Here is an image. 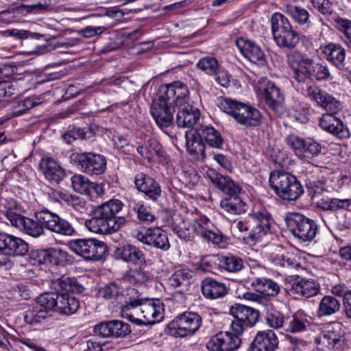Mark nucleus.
<instances>
[{"instance_id":"obj_1","label":"nucleus","mask_w":351,"mask_h":351,"mask_svg":"<svg viewBox=\"0 0 351 351\" xmlns=\"http://www.w3.org/2000/svg\"><path fill=\"white\" fill-rule=\"evenodd\" d=\"M307 95L319 106L330 112L324 114L320 118V128L340 139L349 138L350 132L347 126L334 116L342 108L340 101L316 86H310L307 90Z\"/></svg>"},{"instance_id":"obj_2","label":"nucleus","mask_w":351,"mask_h":351,"mask_svg":"<svg viewBox=\"0 0 351 351\" xmlns=\"http://www.w3.org/2000/svg\"><path fill=\"white\" fill-rule=\"evenodd\" d=\"M123 203L118 199H111L93 212V217L85 221L86 228L91 232L109 234L118 231L125 223V218L117 215L123 209Z\"/></svg>"},{"instance_id":"obj_3","label":"nucleus","mask_w":351,"mask_h":351,"mask_svg":"<svg viewBox=\"0 0 351 351\" xmlns=\"http://www.w3.org/2000/svg\"><path fill=\"white\" fill-rule=\"evenodd\" d=\"M206 178L223 194L220 201L223 211L232 215H241L247 211V206L241 197L244 192L238 183L212 169L206 171Z\"/></svg>"},{"instance_id":"obj_4","label":"nucleus","mask_w":351,"mask_h":351,"mask_svg":"<svg viewBox=\"0 0 351 351\" xmlns=\"http://www.w3.org/2000/svg\"><path fill=\"white\" fill-rule=\"evenodd\" d=\"M55 284L66 293H45L48 305L51 310L55 309L59 313L71 315L76 313L80 307V301L69 292L81 291L80 286L75 278L62 276L58 278Z\"/></svg>"},{"instance_id":"obj_5","label":"nucleus","mask_w":351,"mask_h":351,"mask_svg":"<svg viewBox=\"0 0 351 351\" xmlns=\"http://www.w3.org/2000/svg\"><path fill=\"white\" fill-rule=\"evenodd\" d=\"M251 286L259 294L252 291H239V297L252 302L268 311L271 306L269 298L276 296L280 291V286L272 279L264 277L254 278L251 282Z\"/></svg>"},{"instance_id":"obj_6","label":"nucleus","mask_w":351,"mask_h":351,"mask_svg":"<svg viewBox=\"0 0 351 351\" xmlns=\"http://www.w3.org/2000/svg\"><path fill=\"white\" fill-rule=\"evenodd\" d=\"M219 106L241 125L255 127L261 123L262 115L259 110L246 104L226 97L221 100Z\"/></svg>"},{"instance_id":"obj_7","label":"nucleus","mask_w":351,"mask_h":351,"mask_svg":"<svg viewBox=\"0 0 351 351\" xmlns=\"http://www.w3.org/2000/svg\"><path fill=\"white\" fill-rule=\"evenodd\" d=\"M269 182L275 193L283 200L295 201L304 193L296 177L289 173L271 172Z\"/></svg>"},{"instance_id":"obj_8","label":"nucleus","mask_w":351,"mask_h":351,"mask_svg":"<svg viewBox=\"0 0 351 351\" xmlns=\"http://www.w3.org/2000/svg\"><path fill=\"white\" fill-rule=\"evenodd\" d=\"M274 40L280 48L293 49L299 43V35L289 19L280 12H275L271 18Z\"/></svg>"},{"instance_id":"obj_9","label":"nucleus","mask_w":351,"mask_h":351,"mask_svg":"<svg viewBox=\"0 0 351 351\" xmlns=\"http://www.w3.org/2000/svg\"><path fill=\"white\" fill-rule=\"evenodd\" d=\"M285 221L289 232L304 242L311 241L317 233V225L314 220L300 213H287Z\"/></svg>"},{"instance_id":"obj_10","label":"nucleus","mask_w":351,"mask_h":351,"mask_svg":"<svg viewBox=\"0 0 351 351\" xmlns=\"http://www.w3.org/2000/svg\"><path fill=\"white\" fill-rule=\"evenodd\" d=\"M202 323V317L197 313L186 311L171 321L166 332L174 337L192 336L199 329Z\"/></svg>"},{"instance_id":"obj_11","label":"nucleus","mask_w":351,"mask_h":351,"mask_svg":"<svg viewBox=\"0 0 351 351\" xmlns=\"http://www.w3.org/2000/svg\"><path fill=\"white\" fill-rule=\"evenodd\" d=\"M47 296L45 293L36 298V302L24 312V322L31 327L38 328L52 324L53 317L51 306L48 305Z\"/></svg>"},{"instance_id":"obj_12","label":"nucleus","mask_w":351,"mask_h":351,"mask_svg":"<svg viewBox=\"0 0 351 351\" xmlns=\"http://www.w3.org/2000/svg\"><path fill=\"white\" fill-rule=\"evenodd\" d=\"M69 160L80 171L90 176L101 175L106 169V158L93 152H73L70 154Z\"/></svg>"},{"instance_id":"obj_13","label":"nucleus","mask_w":351,"mask_h":351,"mask_svg":"<svg viewBox=\"0 0 351 351\" xmlns=\"http://www.w3.org/2000/svg\"><path fill=\"white\" fill-rule=\"evenodd\" d=\"M69 247L77 255L88 261H99L108 252L106 244L96 239H78L69 243Z\"/></svg>"},{"instance_id":"obj_14","label":"nucleus","mask_w":351,"mask_h":351,"mask_svg":"<svg viewBox=\"0 0 351 351\" xmlns=\"http://www.w3.org/2000/svg\"><path fill=\"white\" fill-rule=\"evenodd\" d=\"M10 206L7 208L5 216L10 224L33 237H38L43 233V225L39 221L26 217L19 213L15 202H10Z\"/></svg>"},{"instance_id":"obj_15","label":"nucleus","mask_w":351,"mask_h":351,"mask_svg":"<svg viewBox=\"0 0 351 351\" xmlns=\"http://www.w3.org/2000/svg\"><path fill=\"white\" fill-rule=\"evenodd\" d=\"M286 143L298 158L306 162H310L322 152V145L312 138L304 139L295 135H289Z\"/></svg>"},{"instance_id":"obj_16","label":"nucleus","mask_w":351,"mask_h":351,"mask_svg":"<svg viewBox=\"0 0 351 351\" xmlns=\"http://www.w3.org/2000/svg\"><path fill=\"white\" fill-rule=\"evenodd\" d=\"M230 311L234 318L231 323L230 329L241 335L245 330L254 326L259 317L258 311L241 304L234 305Z\"/></svg>"},{"instance_id":"obj_17","label":"nucleus","mask_w":351,"mask_h":351,"mask_svg":"<svg viewBox=\"0 0 351 351\" xmlns=\"http://www.w3.org/2000/svg\"><path fill=\"white\" fill-rule=\"evenodd\" d=\"M35 217L50 232L64 236H72L75 233L73 225L48 210H42L35 213Z\"/></svg>"},{"instance_id":"obj_18","label":"nucleus","mask_w":351,"mask_h":351,"mask_svg":"<svg viewBox=\"0 0 351 351\" xmlns=\"http://www.w3.org/2000/svg\"><path fill=\"white\" fill-rule=\"evenodd\" d=\"M250 222L252 230L247 238L251 242L256 243L261 241L263 237L271 234L274 229L275 223L272 216L265 210L250 214Z\"/></svg>"},{"instance_id":"obj_19","label":"nucleus","mask_w":351,"mask_h":351,"mask_svg":"<svg viewBox=\"0 0 351 351\" xmlns=\"http://www.w3.org/2000/svg\"><path fill=\"white\" fill-rule=\"evenodd\" d=\"M287 62L292 70V77L298 83L310 80L314 61L307 55L292 51L287 56Z\"/></svg>"},{"instance_id":"obj_20","label":"nucleus","mask_w":351,"mask_h":351,"mask_svg":"<svg viewBox=\"0 0 351 351\" xmlns=\"http://www.w3.org/2000/svg\"><path fill=\"white\" fill-rule=\"evenodd\" d=\"M241 334L235 331H221L211 337L206 343L208 351H236L241 345Z\"/></svg>"},{"instance_id":"obj_21","label":"nucleus","mask_w":351,"mask_h":351,"mask_svg":"<svg viewBox=\"0 0 351 351\" xmlns=\"http://www.w3.org/2000/svg\"><path fill=\"white\" fill-rule=\"evenodd\" d=\"M264 256L269 262L276 266L291 269L301 268L299 256L293 252H287L280 245H271L267 247Z\"/></svg>"},{"instance_id":"obj_22","label":"nucleus","mask_w":351,"mask_h":351,"mask_svg":"<svg viewBox=\"0 0 351 351\" xmlns=\"http://www.w3.org/2000/svg\"><path fill=\"white\" fill-rule=\"evenodd\" d=\"M133 237L143 244L167 251L170 243L167 233L159 227L142 228L135 230Z\"/></svg>"},{"instance_id":"obj_23","label":"nucleus","mask_w":351,"mask_h":351,"mask_svg":"<svg viewBox=\"0 0 351 351\" xmlns=\"http://www.w3.org/2000/svg\"><path fill=\"white\" fill-rule=\"evenodd\" d=\"M158 93L159 98L167 99L170 104L179 107L187 104L189 90L183 82L176 81L161 85Z\"/></svg>"},{"instance_id":"obj_24","label":"nucleus","mask_w":351,"mask_h":351,"mask_svg":"<svg viewBox=\"0 0 351 351\" xmlns=\"http://www.w3.org/2000/svg\"><path fill=\"white\" fill-rule=\"evenodd\" d=\"M259 93L268 107L280 112L283 107L284 95L275 84L266 77H261L258 82Z\"/></svg>"},{"instance_id":"obj_25","label":"nucleus","mask_w":351,"mask_h":351,"mask_svg":"<svg viewBox=\"0 0 351 351\" xmlns=\"http://www.w3.org/2000/svg\"><path fill=\"white\" fill-rule=\"evenodd\" d=\"M344 335L343 324L332 322L328 324L321 334L316 337L315 343L319 350L332 351L341 341Z\"/></svg>"},{"instance_id":"obj_26","label":"nucleus","mask_w":351,"mask_h":351,"mask_svg":"<svg viewBox=\"0 0 351 351\" xmlns=\"http://www.w3.org/2000/svg\"><path fill=\"white\" fill-rule=\"evenodd\" d=\"M140 326L153 325L160 322L164 317L163 304L159 299L143 297L141 304Z\"/></svg>"},{"instance_id":"obj_27","label":"nucleus","mask_w":351,"mask_h":351,"mask_svg":"<svg viewBox=\"0 0 351 351\" xmlns=\"http://www.w3.org/2000/svg\"><path fill=\"white\" fill-rule=\"evenodd\" d=\"M29 250V245L23 239L14 235L0 232V253L8 256H22Z\"/></svg>"},{"instance_id":"obj_28","label":"nucleus","mask_w":351,"mask_h":351,"mask_svg":"<svg viewBox=\"0 0 351 351\" xmlns=\"http://www.w3.org/2000/svg\"><path fill=\"white\" fill-rule=\"evenodd\" d=\"M94 332L102 337H125L131 332L130 326L122 321L102 322L94 326Z\"/></svg>"},{"instance_id":"obj_29","label":"nucleus","mask_w":351,"mask_h":351,"mask_svg":"<svg viewBox=\"0 0 351 351\" xmlns=\"http://www.w3.org/2000/svg\"><path fill=\"white\" fill-rule=\"evenodd\" d=\"M235 43L241 53L250 62L260 66L266 64L265 53L254 41L241 37L236 40Z\"/></svg>"},{"instance_id":"obj_30","label":"nucleus","mask_w":351,"mask_h":351,"mask_svg":"<svg viewBox=\"0 0 351 351\" xmlns=\"http://www.w3.org/2000/svg\"><path fill=\"white\" fill-rule=\"evenodd\" d=\"M171 106L167 99L159 98L158 93L157 98L153 100L150 112L157 125L161 129L169 127L172 123L173 114L170 110Z\"/></svg>"},{"instance_id":"obj_31","label":"nucleus","mask_w":351,"mask_h":351,"mask_svg":"<svg viewBox=\"0 0 351 351\" xmlns=\"http://www.w3.org/2000/svg\"><path fill=\"white\" fill-rule=\"evenodd\" d=\"M186 146L188 153L195 160L204 161L206 158V143L199 130L191 129L185 133Z\"/></svg>"},{"instance_id":"obj_32","label":"nucleus","mask_w":351,"mask_h":351,"mask_svg":"<svg viewBox=\"0 0 351 351\" xmlns=\"http://www.w3.org/2000/svg\"><path fill=\"white\" fill-rule=\"evenodd\" d=\"M134 182L138 191L144 193L147 199L156 201L160 197L161 189L158 183L147 175L137 173Z\"/></svg>"},{"instance_id":"obj_33","label":"nucleus","mask_w":351,"mask_h":351,"mask_svg":"<svg viewBox=\"0 0 351 351\" xmlns=\"http://www.w3.org/2000/svg\"><path fill=\"white\" fill-rule=\"evenodd\" d=\"M278 339L272 330L259 331L251 343L250 351H275Z\"/></svg>"},{"instance_id":"obj_34","label":"nucleus","mask_w":351,"mask_h":351,"mask_svg":"<svg viewBox=\"0 0 351 351\" xmlns=\"http://www.w3.org/2000/svg\"><path fill=\"white\" fill-rule=\"evenodd\" d=\"M40 171L45 178L50 182L59 183L65 177V171L55 160L43 158L39 162Z\"/></svg>"},{"instance_id":"obj_35","label":"nucleus","mask_w":351,"mask_h":351,"mask_svg":"<svg viewBox=\"0 0 351 351\" xmlns=\"http://www.w3.org/2000/svg\"><path fill=\"white\" fill-rule=\"evenodd\" d=\"M311 317L304 311L293 313L285 324V330L292 333L302 332L311 326Z\"/></svg>"},{"instance_id":"obj_36","label":"nucleus","mask_w":351,"mask_h":351,"mask_svg":"<svg viewBox=\"0 0 351 351\" xmlns=\"http://www.w3.org/2000/svg\"><path fill=\"white\" fill-rule=\"evenodd\" d=\"M288 290L290 295H295L296 298H311L318 293L319 285L314 280L300 279L293 281Z\"/></svg>"},{"instance_id":"obj_37","label":"nucleus","mask_w":351,"mask_h":351,"mask_svg":"<svg viewBox=\"0 0 351 351\" xmlns=\"http://www.w3.org/2000/svg\"><path fill=\"white\" fill-rule=\"evenodd\" d=\"M143 296L138 294L136 297L130 298L129 301L121 306V315L128 321L138 324L141 322V311Z\"/></svg>"},{"instance_id":"obj_38","label":"nucleus","mask_w":351,"mask_h":351,"mask_svg":"<svg viewBox=\"0 0 351 351\" xmlns=\"http://www.w3.org/2000/svg\"><path fill=\"white\" fill-rule=\"evenodd\" d=\"M201 287L202 294L207 299L222 298L228 293V289L224 283L210 278L202 280Z\"/></svg>"},{"instance_id":"obj_39","label":"nucleus","mask_w":351,"mask_h":351,"mask_svg":"<svg viewBox=\"0 0 351 351\" xmlns=\"http://www.w3.org/2000/svg\"><path fill=\"white\" fill-rule=\"evenodd\" d=\"M200 113L198 109L188 104L178 107L176 122L180 128H191L199 121Z\"/></svg>"},{"instance_id":"obj_40","label":"nucleus","mask_w":351,"mask_h":351,"mask_svg":"<svg viewBox=\"0 0 351 351\" xmlns=\"http://www.w3.org/2000/svg\"><path fill=\"white\" fill-rule=\"evenodd\" d=\"M326 60L338 68L343 66L346 58V51L339 44L330 43L322 45L319 48Z\"/></svg>"},{"instance_id":"obj_41","label":"nucleus","mask_w":351,"mask_h":351,"mask_svg":"<svg viewBox=\"0 0 351 351\" xmlns=\"http://www.w3.org/2000/svg\"><path fill=\"white\" fill-rule=\"evenodd\" d=\"M117 258L126 263L140 265L145 263L143 252L134 245H125L116 250Z\"/></svg>"},{"instance_id":"obj_42","label":"nucleus","mask_w":351,"mask_h":351,"mask_svg":"<svg viewBox=\"0 0 351 351\" xmlns=\"http://www.w3.org/2000/svg\"><path fill=\"white\" fill-rule=\"evenodd\" d=\"M205 143L215 149H221L223 138L221 132L211 125H203L198 128Z\"/></svg>"},{"instance_id":"obj_43","label":"nucleus","mask_w":351,"mask_h":351,"mask_svg":"<svg viewBox=\"0 0 351 351\" xmlns=\"http://www.w3.org/2000/svg\"><path fill=\"white\" fill-rule=\"evenodd\" d=\"M130 206L136 213L137 219L142 223H152L156 220V217L152 208L145 205L143 201L131 199Z\"/></svg>"},{"instance_id":"obj_44","label":"nucleus","mask_w":351,"mask_h":351,"mask_svg":"<svg viewBox=\"0 0 351 351\" xmlns=\"http://www.w3.org/2000/svg\"><path fill=\"white\" fill-rule=\"evenodd\" d=\"M316 206L323 210L336 211L339 209H347L350 206L348 199L319 197L313 201Z\"/></svg>"},{"instance_id":"obj_45","label":"nucleus","mask_w":351,"mask_h":351,"mask_svg":"<svg viewBox=\"0 0 351 351\" xmlns=\"http://www.w3.org/2000/svg\"><path fill=\"white\" fill-rule=\"evenodd\" d=\"M219 268L221 271H226L230 273H238L244 267L243 260L237 256H222L218 258Z\"/></svg>"},{"instance_id":"obj_46","label":"nucleus","mask_w":351,"mask_h":351,"mask_svg":"<svg viewBox=\"0 0 351 351\" xmlns=\"http://www.w3.org/2000/svg\"><path fill=\"white\" fill-rule=\"evenodd\" d=\"M285 12L298 25H304L310 23V14L305 8L293 4H286Z\"/></svg>"},{"instance_id":"obj_47","label":"nucleus","mask_w":351,"mask_h":351,"mask_svg":"<svg viewBox=\"0 0 351 351\" xmlns=\"http://www.w3.org/2000/svg\"><path fill=\"white\" fill-rule=\"evenodd\" d=\"M138 153L147 160H152L155 156H162V146L155 138H149L143 145L137 147Z\"/></svg>"},{"instance_id":"obj_48","label":"nucleus","mask_w":351,"mask_h":351,"mask_svg":"<svg viewBox=\"0 0 351 351\" xmlns=\"http://www.w3.org/2000/svg\"><path fill=\"white\" fill-rule=\"evenodd\" d=\"M340 308V302L336 298L326 295L319 302L318 315L319 317L332 315L338 312Z\"/></svg>"},{"instance_id":"obj_49","label":"nucleus","mask_w":351,"mask_h":351,"mask_svg":"<svg viewBox=\"0 0 351 351\" xmlns=\"http://www.w3.org/2000/svg\"><path fill=\"white\" fill-rule=\"evenodd\" d=\"M40 262L58 265L63 261L66 256V253L60 248H51L39 252Z\"/></svg>"},{"instance_id":"obj_50","label":"nucleus","mask_w":351,"mask_h":351,"mask_svg":"<svg viewBox=\"0 0 351 351\" xmlns=\"http://www.w3.org/2000/svg\"><path fill=\"white\" fill-rule=\"evenodd\" d=\"M192 277V271L187 268L176 269L167 279V284L173 288L186 285Z\"/></svg>"},{"instance_id":"obj_51","label":"nucleus","mask_w":351,"mask_h":351,"mask_svg":"<svg viewBox=\"0 0 351 351\" xmlns=\"http://www.w3.org/2000/svg\"><path fill=\"white\" fill-rule=\"evenodd\" d=\"M122 280L130 285L143 284L149 280V274L141 268L130 269L124 274Z\"/></svg>"},{"instance_id":"obj_52","label":"nucleus","mask_w":351,"mask_h":351,"mask_svg":"<svg viewBox=\"0 0 351 351\" xmlns=\"http://www.w3.org/2000/svg\"><path fill=\"white\" fill-rule=\"evenodd\" d=\"M98 293L106 300H116L123 295V288L115 282H110L101 287Z\"/></svg>"},{"instance_id":"obj_53","label":"nucleus","mask_w":351,"mask_h":351,"mask_svg":"<svg viewBox=\"0 0 351 351\" xmlns=\"http://www.w3.org/2000/svg\"><path fill=\"white\" fill-rule=\"evenodd\" d=\"M306 185L308 195L313 201L321 197L324 192L328 191L326 182L323 180H310Z\"/></svg>"},{"instance_id":"obj_54","label":"nucleus","mask_w":351,"mask_h":351,"mask_svg":"<svg viewBox=\"0 0 351 351\" xmlns=\"http://www.w3.org/2000/svg\"><path fill=\"white\" fill-rule=\"evenodd\" d=\"M193 229L197 235L202 239L213 226V223L206 216H200L193 221Z\"/></svg>"},{"instance_id":"obj_55","label":"nucleus","mask_w":351,"mask_h":351,"mask_svg":"<svg viewBox=\"0 0 351 351\" xmlns=\"http://www.w3.org/2000/svg\"><path fill=\"white\" fill-rule=\"evenodd\" d=\"M66 203L70 206L76 213L84 215L87 213L88 210V206L87 202L81 197L75 195L69 194Z\"/></svg>"},{"instance_id":"obj_56","label":"nucleus","mask_w":351,"mask_h":351,"mask_svg":"<svg viewBox=\"0 0 351 351\" xmlns=\"http://www.w3.org/2000/svg\"><path fill=\"white\" fill-rule=\"evenodd\" d=\"M197 66L210 75L217 74V72L219 70V64L217 60L211 56L201 58L197 63Z\"/></svg>"},{"instance_id":"obj_57","label":"nucleus","mask_w":351,"mask_h":351,"mask_svg":"<svg viewBox=\"0 0 351 351\" xmlns=\"http://www.w3.org/2000/svg\"><path fill=\"white\" fill-rule=\"evenodd\" d=\"M43 195L47 198V199L51 202H66V199L69 193L66 192L61 191L58 189H53L49 186H45L43 189Z\"/></svg>"},{"instance_id":"obj_58","label":"nucleus","mask_w":351,"mask_h":351,"mask_svg":"<svg viewBox=\"0 0 351 351\" xmlns=\"http://www.w3.org/2000/svg\"><path fill=\"white\" fill-rule=\"evenodd\" d=\"M266 319L270 327L276 329L280 328L285 329V317L281 312L277 310L268 312Z\"/></svg>"},{"instance_id":"obj_59","label":"nucleus","mask_w":351,"mask_h":351,"mask_svg":"<svg viewBox=\"0 0 351 351\" xmlns=\"http://www.w3.org/2000/svg\"><path fill=\"white\" fill-rule=\"evenodd\" d=\"M330 78V72L328 67L325 64L314 62L310 80L322 81Z\"/></svg>"},{"instance_id":"obj_60","label":"nucleus","mask_w":351,"mask_h":351,"mask_svg":"<svg viewBox=\"0 0 351 351\" xmlns=\"http://www.w3.org/2000/svg\"><path fill=\"white\" fill-rule=\"evenodd\" d=\"M73 190L81 194H84L90 182L88 178L81 174H75L71 178Z\"/></svg>"},{"instance_id":"obj_61","label":"nucleus","mask_w":351,"mask_h":351,"mask_svg":"<svg viewBox=\"0 0 351 351\" xmlns=\"http://www.w3.org/2000/svg\"><path fill=\"white\" fill-rule=\"evenodd\" d=\"M41 104L40 98L38 97H27L23 100L19 101V107H23V110L16 109V111H12V116L19 117L25 113L28 110L34 108V106Z\"/></svg>"},{"instance_id":"obj_62","label":"nucleus","mask_w":351,"mask_h":351,"mask_svg":"<svg viewBox=\"0 0 351 351\" xmlns=\"http://www.w3.org/2000/svg\"><path fill=\"white\" fill-rule=\"evenodd\" d=\"M224 238L225 237L222 232L213 226L206 234L202 237V239L208 243L219 245L223 242Z\"/></svg>"},{"instance_id":"obj_63","label":"nucleus","mask_w":351,"mask_h":351,"mask_svg":"<svg viewBox=\"0 0 351 351\" xmlns=\"http://www.w3.org/2000/svg\"><path fill=\"white\" fill-rule=\"evenodd\" d=\"M104 193L103 186L97 182H90L88 184V189L86 190L84 195H88L90 199L95 200Z\"/></svg>"},{"instance_id":"obj_64","label":"nucleus","mask_w":351,"mask_h":351,"mask_svg":"<svg viewBox=\"0 0 351 351\" xmlns=\"http://www.w3.org/2000/svg\"><path fill=\"white\" fill-rule=\"evenodd\" d=\"M339 29L344 35V41L351 47V21L349 20H341L339 23Z\"/></svg>"}]
</instances>
